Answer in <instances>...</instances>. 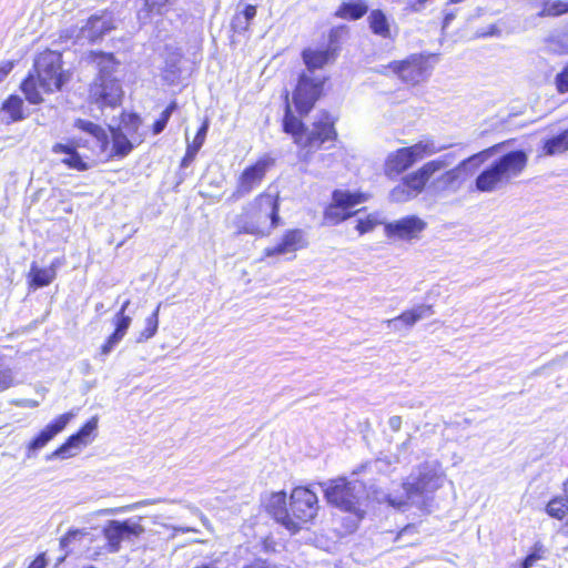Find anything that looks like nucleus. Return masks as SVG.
Here are the masks:
<instances>
[{
    "label": "nucleus",
    "mask_w": 568,
    "mask_h": 568,
    "mask_svg": "<svg viewBox=\"0 0 568 568\" xmlns=\"http://www.w3.org/2000/svg\"><path fill=\"white\" fill-rule=\"evenodd\" d=\"M239 11L248 22L256 16V8L252 4H247L242 9L239 8Z\"/></svg>",
    "instance_id": "obj_50"
},
{
    "label": "nucleus",
    "mask_w": 568,
    "mask_h": 568,
    "mask_svg": "<svg viewBox=\"0 0 568 568\" xmlns=\"http://www.w3.org/2000/svg\"><path fill=\"white\" fill-rule=\"evenodd\" d=\"M546 510L549 516L562 519L568 514V495L551 499L548 503Z\"/></svg>",
    "instance_id": "obj_36"
},
{
    "label": "nucleus",
    "mask_w": 568,
    "mask_h": 568,
    "mask_svg": "<svg viewBox=\"0 0 568 568\" xmlns=\"http://www.w3.org/2000/svg\"><path fill=\"white\" fill-rule=\"evenodd\" d=\"M568 150V129L558 135H555L544 143V153L546 155L560 154Z\"/></svg>",
    "instance_id": "obj_31"
},
{
    "label": "nucleus",
    "mask_w": 568,
    "mask_h": 568,
    "mask_svg": "<svg viewBox=\"0 0 568 568\" xmlns=\"http://www.w3.org/2000/svg\"><path fill=\"white\" fill-rule=\"evenodd\" d=\"M250 22L244 19V17L239 11V8L236 9V13L234 14L231 27L235 32H244L247 30Z\"/></svg>",
    "instance_id": "obj_47"
},
{
    "label": "nucleus",
    "mask_w": 568,
    "mask_h": 568,
    "mask_svg": "<svg viewBox=\"0 0 568 568\" xmlns=\"http://www.w3.org/2000/svg\"><path fill=\"white\" fill-rule=\"evenodd\" d=\"M432 176V173L424 164L418 170L405 175L402 181L408 187L410 194H413L414 197H417L424 191Z\"/></svg>",
    "instance_id": "obj_29"
},
{
    "label": "nucleus",
    "mask_w": 568,
    "mask_h": 568,
    "mask_svg": "<svg viewBox=\"0 0 568 568\" xmlns=\"http://www.w3.org/2000/svg\"><path fill=\"white\" fill-rule=\"evenodd\" d=\"M417 532V527L415 525H407L405 528L400 530V532L398 534V538H403L404 536L408 535H415Z\"/></svg>",
    "instance_id": "obj_55"
},
{
    "label": "nucleus",
    "mask_w": 568,
    "mask_h": 568,
    "mask_svg": "<svg viewBox=\"0 0 568 568\" xmlns=\"http://www.w3.org/2000/svg\"><path fill=\"white\" fill-rule=\"evenodd\" d=\"M31 284L36 287H43L49 285L54 276L55 272L52 268H39L37 266H32L30 271Z\"/></svg>",
    "instance_id": "obj_34"
},
{
    "label": "nucleus",
    "mask_w": 568,
    "mask_h": 568,
    "mask_svg": "<svg viewBox=\"0 0 568 568\" xmlns=\"http://www.w3.org/2000/svg\"><path fill=\"white\" fill-rule=\"evenodd\" d=\"M73 417L74 413L69 412L58 416L54 420L49 423L26 445V459L36 458L39 452L43 449L58 434H60Z\"/></svg>",
    "instance_id": "obj_12"
},
{
    "label": "nucleus",
    "mask_w": 568,
    "mask_h": 568,
    "mask_svg": "<svg viewBox=\"0 0 568 568\" xmlns=\"http://www.w3.org/2000/svg\"><path fill=\"white\" fill-rule=\"evenodd\" d=\"M207 131H209V121L205 120L203 122V124L201 125V128L199 129V131H197L193 142L191 144H187V145L193 148L194 150L200 151V149L202 148V145H203L204 141H205Z\"/></svg>",
    "instance_id": "obj_46"
},
{
    "label": "nucleus",
    "mask_w": 568,
    "mask_h": 568,
    "mask_svg": "<svg viewBox=\"0 0 568 568\" xmlns=\"http://www.w3.org/2000/svg\"><path fill=\"white\" fill-rule=\"evenodd\" d=\"M18 385L16 375L4 356L0 355V392Z\"/></svg>",
    "instance_id": "obj_35"
},
{
    "label": "nucleus",
    "mask_w": 568,
    "mask_h": 568,
    "mask_svg": "<svg viewBox=\"0 0 568 568\" xmlns=\"http://www.w3.org/2000/svg\"><path fill=\"white\" fill-rule=\"evenodd\" d=\"M427 223L416 215L405 216L385 225V233L389 237L412 240L423 232Z\"/></svg>",
    "instance_id": "obj_19"
},
{
    "label": "nucleus",
    "mask_w": 568,
    "mask_h": 568,
    "mask_svg": "<svg viewBox=\"0 0 568 568\" xmlns=\"http://www.w3.org/2000/svg\"><path fill=\"white\" fill-rule=\"evenodd\" d=\"M393 70L404 82L410 84L425 81L432 73L428 58L422 54H413L404 61L394 62Z\"/></svg>",
    "instance_id": "obj_14"
},
{
    "label": "nucleus",
    "mask_w": 568,
    "mask_h": 568,
    "mask_svg": "<svg viewBox=\"0 0 568 568\" xmlns=\"http://www.w3.org/2000/svg\"><path fill=\"white\" fill-rule=\"evenodd\" d=\"M369 28L374 34L384 39H394L397 36L388 18L382 10H373L368 16Z\"/></svg>",
    "instance_id": "obj_27"
},
{
    "label": "nucleus",
    "mask_w": 568,
    "mask_h": 568,
    "mask_svg": "<svg viewBox=\"0 0 568 568\" xmlns=\"http://www.w3.org/2000/svg\"><path fill=\"white\" fill-rule=\"evenodd\" d=\"M301 159L303 161H308V152H306L305 154L301 155Z\"/></svg>",
    "instance_id": "obj_62"
},
{
    "label": "nucleus",
    "mask_w": 568,
    "mask_h": 568,
    "mask_svg": "<svg viewBox=\"0 0 568 568\" xmlns=\"http://www.w3.org/2000/svg\"><path fill=\"white\" fill-rule=\"evenodd\" d=\"M565 12H568V2H544V8L539 14L547 17H558Z\"/></svg>",
    "instance_id": "obj_40"
},
{
    "label": "nucleus",
    "mask_w": 568,
    "mask_h": 568,
    "mask_svg": "<svg viewBox=\"0 0 568 568\" xmlns=\"http://www.w3.org/2000/svg\"><path fill=\"white\" fill-rule=\"evenodd\" d=\"M22 105L23 101L21 98L18 95H11L6 100L2 108L10 114L12 121H19L23 119Z\"/></svg>",
    "instance_id": "obj_37"
},
{
    "label": "nucleus",
    "mask_w": 568,
    "mask_h": 568,
    "mask_svg": "<svg viewBox=\"0 0 568 568\" xmlns=\"http://www.w3.org/2000/svg\"><path fill=\"white\" fill-rule=\"evenodd\" d=\"M274 164L270 156L258 159L253 165L247 166L241 174L233 197L240 199L248 194L263 181L267 170Z\"/></svg>",
    "instance_id": "obj_16"
},
{
    "label": "nucleus",
    "mask_w": 568,
    "mask_h": 568,
    "mask_svg": "<svg viewBox=\"0 0 568 568\" xmlns=\"http://www.w3.org/2000/svg\"><path fill=\"white\" fill-rule=\"evenodd\" d=\"M554 83L558 93L565 94L568 92V63L557 73Z\"/></svg>",
    "instance_id": "obj_44"
},
{
    "label": "nucleus",
    "mask_w": 568,
    "mask_h": 568,
    "mask_svg": "<svg viewBox=\"0 0 568 568\" xmlns=\"http://www.w3.org/2000/svg\"><path fill=\"white\" fill-rule=\"evenodd\" d=\"M14 404L17 406L30 407V408H34L39 405V403L34 399H21V400H17Z\"/></svg>",
    "instance_id": "obj_56"
},
{
    "label": "nucleus",
    "mask_w": 568,
    "mask_h": 568,
    "mask_svg": "<svg viewBox=\"0 0 568 568\" xmlns=\"http://www.w3.org/2000/svg\"><path fill=\"white\" fill-rule=\"evenodd\" d=\"M244 568H288L286 566H276V565H273L266 560H256L254 561L253 564L248 565V566H245Z\"/></svg>",
    "instance_id": "obj_49"
},
{
    "label": "nucleus",
    "mask_w": 568,
    "mask_h": 568,
    "mask_svg": "<svg viewBox=\"0 0 568 568\" xmlns=\"http://www.w3.org/2000/svg\"><path fill=\"white\" fill-rule=\"evenodd\" d=\"M413 164L408 150L400 148L388 154L385 161V173L387 176H395L409 169Z\"/></svg>",
    "instance_id": "obj_24"
},
{
    "label": "nucleus",
    "mask_w": 568,
    "mask_h": 568,
    "mask_svg": "<svg viewBox=\"0 0 568 568\" xmlns=\"http://www.w3.org/2000/svg\"><path fill=\"white\" fill-rule=\"evenodd\" d=\"M92 58L99 69V73L90 87V100L101 109L120 105L123 90L119 79L115 77L119 63L110 53L92 52Z\"/></svg>",
    "instance_id": "obj_4"
},
{
    "label": "nucleus",
    "mask_w": 568,
    "mask_h": 568,
    "mask_svg": "<svg viewBox=\"0 0 568 568\" xmlns=\"http://www.w3.org/2000/svg\"><path fill=\"white\" fill-rule=\"evenodd\" d=\"M74 128L88 135V139L79 138L74 140L78 146H87L92 150L99 149L100 152L108 150L110 143L109 135L101 125L89 120L77 119Z\"/></svg>",
    "instance_id": "obj_17"
},
{
    "label": "nucleus",
    "mask_w": 568,
    "mask_h": 568,
    "mask_svg": "<svg viewBox=\"0 0 568 568\" xmlns=\"http://www.w3.org/2000/svg\"><path fill=\"white\" fill-rule=\"evenodd\" d=\"M180 530H182V531H190L191 529L190 528H186V529L181 528Z\"/></svg>",
    "instance_id": "obj_64"
},
{
    "label": "nucleus",
    "mask_w": 568,
    "mask_h": 568,
    "mask_svg": "<svg viewBox=\"0 0 568 568\" xmlns=\"http://www.w3.org/2000/svg\"><path fill=\"white\" fill-rule=\"evenodd\" d=\"M509 142L505 141L495 144L488 149L477 152L467 159L460 161L456 166L449 169L435 178L429 183V189L438 195L455 194L457 193L474 173V171L484 163L488 158L499 152Z\"/></svg>",
    "instance_id": "obj_6"
},
{
    "label": "nucleus",
    "mask_w": 568,
    "mask_h": 568,
    "mask_svg": "<svg viewBox=\"0 0 568 568\" xmlns=\"http://www.w3.org/2000/svg\"><path fill=\"white\" fill-rule=\"evenodd\" d=\"M160 308H161V304H159L156 306V308L153 311V313L149 317H146L145 327L140 333L139 337L136 338L138 343L145 342L155 335L158 327H159Z\"/></svg>",
    "instance_id": "obj_33"
},
{
    "label": "nucleus",
    "mask_w": 568,
    "mask_h": 568,
    "mask_svg": "<svg viewBox=\"0 0 568 568\" xmlns=\"http://www.w3.org/2000/svg\"><path fill=\"white\" fill-rule=\"evenodd\" d=\"M306 246V240L302 230L287 231L282 241L272 247L265 248V255H282L295 252Z\"/></svg>",
    "instance_id": "obj_21"
},
{
    "label": "nucleus",
    "mask_w": 568,
    "mask_h": 568,
    "mask_svg": "<svg viewBox=\"0 0 568 568\" xmlns=\"http://www.w3.org/2000/svg\"><path fill=\"white\" fill-rule=\"evenodd\" d=\"M33 67L37 79L33 73H29L21 83V90L30 103L39 104L43 99L38 85L44 93H52L61 90L68 78L62 71L61 54L57 51L47 50L40 53L36 58Z\"/></svg>",
    "instance_id": "obj_1"
},
{
    "label": "nucleus",
    "mask_w": 568,
    "mask_h": 568,
    "mask_svg": "<svg viewBox=\"0 0 568 568\" xmlns=\"http://www.w3.org/2000/svg\"><path fill=\"white\" fill-rule=\"evenodd\" d=\"M98 428V417L88 420L75 434L71 435L59 448L47 456V460L65 459L75 455L81 446L91 443V436Z\"/></svg>",
    "instance_id": "obj_13"
},
{
    "label": "nucleus",
    "mask_w": 568,
    "mask_h": 568,
    "mask_svg": "<svg viewBox=\"0 0 568 568\" xmlns=\"http://www.w3.org/2000/svg\"><path fill=\"white\" fill-rule=\"evenodd\" d=\"M377 224V219L373 215H368L366 219L357 220L356 230L359 232V234H365L371 232Z\"/></svg>",
    "instance_id": "obj_45"
},
{
    "label": "nucleus",
    "mask_w": 568,
    "mask_h": 568,
    "mask_svg": "<svg viewBox=\"0 0 568 568\" xmlns=\"http://www.w3.org/2000/svg\"><path fill=\"white\" fill-rule=\"evenodd\" d=\"M405 149L408 150V154L412 158V162L415 163L417 160L423 159L426 155H433L445 150L446 146L436 145L433 140L426 139Z\"/></svg>",
    "instance_id": "obj_30"
},
{
    "label": "nucleus",
    "mask_w": 568,
    "mask_h": 568,
    "mask_svg": "<svg viewBox=\"0 0 568 568\" xmlns=\"http://www.w3.org/2000/svg\"><path fill=\"white\" fill-rule=\"evenodd\" d=\"M388 426L392 430L398 432L402 427V418L399 416H392L388 419Z\"/></svg>",
    "instance_id": "obj_53"
},
{
    "label": "nucleus",
    "mask_w": 568,
    "mask_h": 568,
    "mask_svg": "<svg viewBox=\"0 0 568 568\" xmlns=\"http://www.w3.org/2000/svg\"><path fill=\"white\" fill-rule=\"evenodd\" d=\"M13 63L11 61H4L0 64V82L12 71Z\"/></svg>",
    "instance_id": "obj_52"
},
{
    "label": "nucleus",
    "mask_w": 568,
    "mask_h": 568,
    "mask_svg": "<svg viewBox=\"0 0 568 568\" xmlns=\"http://www.w3.org/2000/svg\"><path fill=\"white\" fill-rule=\"evenodd\" d=\"M124 129L109 126L112 138V151L111 155L115 158L126 156L133 149V143L128 138V134L135 132L141 123L140 118L136 114H129L128 120H123Z\"/></svg>",
    "instance_id": "obj_18"
},
{
    "label": "nucleus",
    "mask_w": 568,
    "mask_h": 568,
    "mask_svg": "<svg viewBox=\"0 0 568 568\" xmlns=\"http://www.w3.org/2000/svg\"><path fill=\"white\" fill-rule=\"evenodd\" d=\"M303 61L308 72L322 69L325 64L335 60V50L331 47L325 49L306 48L302 52Z\"/></svg>",
    "instance_id": "obj_22"
},
{
    "label": "nucleus",
    "mask_w": 568,
    "mask_h": 568,
    "mask_svg": "<svg viewBox=\"0 0 568 568\" xmlns=\"http://www.w3.org/2000/svg\"><path fill=\"white\" fill-rule=\"evenodd\" d=\"M456 159L454 153H446L435 160L425 163L427 170L434 175L436 172L450 166Z\"/></svg>",
    "instance_id": "obj_38"
},
{
    "label": "nucleus",
    "mask_w": 568,
    "mask_h": 568,
    "mask_svg": "<svg viewBox=\"0 0 568 568\" xmlns=\"http://www.w3.org/2000/svg\"><path fill=\"white\" fill-rule=\"evenodd\" d=\"M547 549L542 544L536 542L531 552L525 558L520 568H530L540 559L546 558Z\"/></svg>",
    "instance_id": "obj_39"
},
{
    "label": "nucleus",
    "mask_w": 568,
    "mask_h": 568,
    "mask_svg": "<svg viewBox=\"0 0 568 568\" xmlns=\"http://www.w3.org/2000/svg\"><path fill=\"white\" fill-rule=\"evenodd\" d=\"M129 305H130V301H129V300H126V301L122 304V306H121V308H120V311H119L118 313H123V314H125V311H126V308H128V306H129Z\"/></svg>",
    "instance_id": "obj_61"
},
{
    "label": "nucleus",
    "mask_w": 568,
    "mask_h": 568,
    "mask_svg": "<svg viewBox=\"0 0 568 568\" xmlns=\"http://www.w3.org/2000/svg\"><path fill=\"white\" fill-rule=\"evenodd\" d=\"M75 144H63L55 143L52 146V152L54 154H64L65 156L61 160L63 164H65L70 169H74L78 171H85L89 169V165L82 160L79 152L77 151Z\"/></svg>",
    "instance_id": "obj_25"
},
{
    "label": "nucleus",
    "mask_w": 568,
    "mask_h": 568,
    "mask_svg": "<svg viewBox=\"0 0 568 568\" xmlns=\"http://www.w3.org/2000/svg\"><path fill=\"white\" fill-rule=\"evenodd\" d=\"M389 197L393 202L403 203L415 199L408 187L400 181L389 193Z\"/></svg>",
    "instance_id": "obj_42"
},
{
    "label": "nucleus",
    "mask_w": 568,
    "mask_h": 568,
    "mask_svg": "<svg viewBox=\"0 0 568 568\" xmlns=\"http://www.w3.org/2000/svg\"><path fill=\"white\" fill-rule=\"evenodd\" d=\"M132 318L129 315H125L123 313H116L114 316V325L115 329L114 332L108 337L105 343L101 346V355L106 356L109 355L114 347L122 341V338L125 336L130 325H131Z\"/></svg>",
    "instance_id": "obj_23"
},
{
    "label": "nucleus",
    "mask_w": 568,
    "mask_h": 568,
    "mask_svg": "<svg viewBox=\"0 0 568 568\" xmlns=\"http://www.w3.org/2000/svg\"><path fill=\"white\" fill-rule=\"evenodd\" d=\"M140 520L141 518L138 520H110L106 523L103 528V536L108 541V547L111 552H118L122 541L130 540L132 537H139L144 532Z\"/></svg>",
    "instance_id": "obj_11"
},
{
    "label": "nucleus",
    "mask_w": 568,
    "mask_h": 568,
    "mask_svg": "<svg viewBox=\"0 0 568 568\" xmlns=\"http://www.w3.org/2000/svg\"><path fill=\"white\" fill-rule=\"evenodd\" d=\"M433 314L430 305H418L410 311L402 313L399 316L387 320L386 324L389 328L399 329L398 324L403 323L406 326H413L417 321L425 318Z\"/></svg>",
    "instance_id": "obj_26"
},
{
    "label": "nucleus",
    "mask_w": 568,
    "mask_h": 568,
    "mask_svg": "<svg viewBox=\"0 0 568 568\" xmlns=\"http://www.w3.org/2000/svg\"><path fill=\"white\" fill-rule=\"evenodd\" d=\"M495 33H496V28L495 27H490L489 31L479 33V36L480 37H486V36H493Z\"/></svg>",
    "instance_id": "obj_59"
},
{
    "label": "nucleus",
    "mask_w": 568,
    "mask_h": 568,
    "mask_svg": "<svg viewBox=\"0 0 568 568\" xmlns=\"http://www.w3.org/2000/svg\"><path fill=\"white\" fill-rule=\"evenodd\" d=\"M280 221L277 197L263 193L247 204L236 216L235 225L240 233L266 235Z\"/></svg>",
    "instance_id": "obj_5"
},
{
    "label": "nucleus",
    "mask_w": 568,
    "mask_h": 568,
    "mask_svg": "<svg viewBox=\"0 0 568 568\" xmlns=\"http://www.w3.org/2000/svg\"><path fill=\"white\" fill-rule=\"evenodd\" d=\"M363 201L361 194L336 190L333 192V203L325 211V219L333 224L342 222L359 213L361 210L352 211V209Z\"/></svg>",
    "instance_id": "obj_15"
},
{
    "label": "nucleus",
    "mask_w": 568,
    "mask_h": 568,
    "mask_svg": "<svg viewBox=\"0 0 568 568\" xmlns=\"http://www.w3.org/2000/svg\"><path fill=\"white\" fill-rule=\"evenodd\" d=\"M455 18V14L452 12H446L444 22H443V29L447 28L450 21Z\"/></svg>",
    "instance_id": "obj_57"
},
{
    "label": "nucleus",
    "mask_w": 568,
    "mask_h": 568,
    "mask_svg": "<svg viewBox=\"0 0 568 568\" xmlns=\"http://www.w3.org/2000/svg\"><path fill=\"white\" fill-rule=\"evenodd\" d=\"M290 511L298 530L304 524L315 518L318 511V499L314 491L306 487H296L290 496Z\"/></svg>",
    "instance_id": "obj_9"
},
{
    "label": "nucleus",
    "mask_w": 568,
    "mask_h": 568,
    "mask_svg": "<svg viewBox=\"0 0 568 568\" xmlns=\"http://www.w3.org/2000/svg\"><path fill=\"white\" fill-rule=\"evenodd\" d=\"M114 28L115 26L113 23V20L109 16H93L88 20L85 27L82 29V32L91 41H95L97 39L101 38L104 33L109 32Z\"/></svg>",
    "instance_id": "obj_28"
},
{
    "label": "nucleus",
    "mask_w": 568,
    "mask_h": 568,
    "mask_svg": "<svg viewBox=\"0 0 568 568\" xmlns=\"http://www.w3.org/2000/svg\"><path fill=\"white\" fill-rule=\"evenodd\" d=\"M95 312L97 313H104L105 312L104 304L103 303H98L95 305Z\"/></svg>",
    "instance_id": "obj_60"
},
{
    "label": "nucleus",
    "mask_w": 568,
    "mask_h": 568,
    "mask_svg": "<svg viewBox=\"0 0 568 568\" xmlns=\"http://www.w3.org/2000/svg\"><path fill=\"white\" fill-rule=\"evenodd\" d=\"M156 501L158 500H154V499H152V500L151 499H145V500L136 501L134 504L126 505V506H123V507H120V508L102 509V510L99 511V514H101V515H114V514H119V513H125V511L138 509L140 507L153 505Z\"/></svg>",
    "instance_id": "obj_43"
},
{
    "label": "nucleus",
    "mask_w": 568,
    "mask_h": 568,
    "mask_svg": "<svg viewBox=\"0 0 568 568\" xmlns=\"http://www.w3.org/2000/svg\"><path fill=\"white\" fill-rule=\"evenodd\" d=\"M367 12L365 2H343L336 16L343 19L357 20Z\"/></svg>",
    "instance_id": "obj_32"
},
{
    "label": "nucleus",
    "mask_w": 568,
    "mask_h": 568,
    "mask_svg": "<svg viewBox=\"0 0 568 568\" xmlns=\"http://www.w3.org/2000/svg\"><path fill=\"white\" fill-rule=\"evenodd\" d=\"M283 129L286 133L292 134L294 142L302 148L318 149L325 142L336 139L334 119L326 111H321L317 114L312 129H306L301 120L287 111Z\"/></svg>",
    "instance_id": "obj_7"
},
{
    "label": "nucleus",
    "mask_w": 568,
    "mask_h": 568,
    "mask_svg": "<svg viewBox=\"0 0 568 568\" xmlns=\"http://www.w3.org/2000/svg\"><path fill=\"white\" fill-rule=\"evenodd\" d=\"M176 77L178 71L175 64H168V68L165 69V79L173 82Z\"/></svg>",
    "instance_id": "obj_54"
},
{
    "label": "nucleus",
    "mask_w": 568,
    "mask_h": 568,
    "mask_svg": "<svg viewBox=\"0 0 568 568\" xmlns=\"http://www.w3.org/2000/svg\"><path fill=\"white\" fill-rule=\"evenodd\" d=\"M528 163V154L523 150L505 153L484 169L475 180L476 190L484 193L496 192L518 178Z\"/></svg>",
    "instance_id": "obj_3"
},
{
    "label": "nucleus",
    "mask_w": 568,
    "mask_h": 568,
    "mask_svg": "<svg viewBox=\"0 0 568 568\" xmlns=\"http://www.w3.org/2000/svg\"><path fill=\"white\" fill-rule=\"evenodd\" d=\"M324 82V77H310L307 73L300 75L293 93V101L300 114H307L312 110L321 95Z\"/></svg>",
    "instance_id": "obj_10"
},
{
    "label": "nucleus",
    "mask_w": 568,
    "mask_h": 568,
    "mask_svg": "<svg viewBox=\"0 0 568 568\" xmlns=\"http://www.w3.org/2000/svg\"><path fill=\"white\" fill-rule=\"evenodd\" d=\"M78 534H79V530H70L68 534H65L60 539V547L62 549L67 548L69 546V544L77 537Z\"/></svg>",
    "instance_id": "obj_51"
},
{
    "label": "nucleus",
    "mask_w": 568,
    "mask_h": 568,
    "mask_svg": "<svg viewBox=\"0 0 568 568\" xmlns=\"http://www.w3.org/2000/svg\"><path fill=\"white\" fill-rule=\"evenodd\" d=\"M29 568H44V560L39 557L29 566Z\"/></svg>",
    "instance_id": "obj_58"
},
{
    "label": "nucleus",
    "mask_w": 568,
    "mask_h": 568,
    "mask_svg": "<svg viewBox=\"0 0 568 568\" xmlns=\"http://www.w3.org/2000/svg\"><path fill=\"white\" fill-rule=\"evenodd\" d=\"M176 109V103L171 102L165 110L161 113L160 118L153 124V133L160 134L166 126L173 111Z\"/></svg>",
    "instance_id": "obj_41"
},
{
    "label": "nucleus",
    "mask_w": 568,
    "mask_h": 568,
    "mask_svg": "<svg viewBox=\"0 0 568 568\" xmlns=\"http://www.w3.org/2000/svg\"><path fill=\"white\" fill-rule=\"evenodd\" d=\"M270 511L274 519L283 525L287 530L292 532L298 531L297 524L293 523V518L290 511V505L286 503V494L283 491L273 494L270 504Z\"/></svg>",
    "instance_id": "obj_20"
},
{
    "label": "nucleus",
    "mask_w": 568,
    "mask_h": 568,
    "mask_svg": "<svg viewBox=\"0 0 568 568\" xmlns=\"http://www.w3.org/2000/svg\"><path fill=\"white\" fill-rule=\"evenodd\" d=\"M565 493L568 495V480L565 483Z\"/></svg>",
    "instance_id": "obj_63"
},
{
    "label": "nucleus",
    "mask_w": 568,
    "mask_h": 568,
    "mask_svg": "<svg viewBox=\"0 0 568 568\" xmlns=\"http://www.w3.org/2000/svg\"><path fill=\"white\" fill-rule=\"evenodd\" d=\"M446 479L445 471L437 460L422 463L403 483L405 496H387V503L397 509L407 506V500L412 503L425 504L430 500L436 490L443 487Z\"/></svg>",
    "instance_id": "obj_2"
},
{
    "label": "nucleus",
    "mask_w": 568,
    "mask_h": 568,
    "mask_svg": "<svg viewBox=\"0 0 568 568\" xmlns=\"http://www.w3.org/2000/svg\"><path fill=\"white\" fill-rule=\"evenodd\" d=\"M197 152H199L197 150H194L193 148L187 145L185 155L181 161V166L187 168L194 161Z\"/></svg>",
    "instance_id": "obj_48"
},
{
    "label": "nucleus",
    "mask_w": 568,
    "mask_h": 568,
    "mask_svg": "<svg viewBox=\"0 0 568 568\" xmlns=\"http://www.w3.org/2000/svg\"><path fill=\"white\" fill-rule=\"evenodd\" d=\"M320 486L323 488L328 504L341 510L355 514L359 519L363 518L359 505L365 490L362 481L347 480L345 477H339L321 483Z\"/></svg>",
    "instance_id": "obj_8"
}]
</instances>
